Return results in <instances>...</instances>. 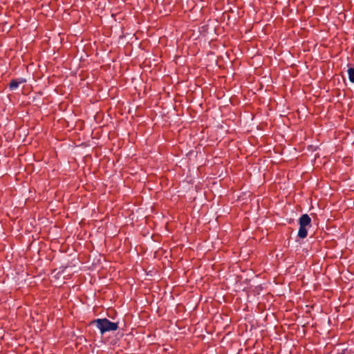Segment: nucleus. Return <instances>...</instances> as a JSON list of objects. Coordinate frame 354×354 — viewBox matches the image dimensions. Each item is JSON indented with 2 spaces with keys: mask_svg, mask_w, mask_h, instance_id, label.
<instances>
[{
  "mask_svg": "<svg viewBox=\"0 0 354 354\" xmlns=\"http://www.w3.org/2000/svg\"><path fill=\"white\" fill-rule=\"evenodd\" d=\"M95 325L102 335L106 332L115 331L118 329V322H111L107 318L96 319L92 320L89 325Z\"/></svg>",
  "mask_w": 354,
  "mask_h": 354,
  "instance_id": "obj_1",
  "label": "nucleus"
},
{
  "mask_svg": "<svg viewBox=\"0 0 354 354\" xmlns=\"http://www.w3.org/2000/svg\"><path fill=\"white\" fill-rule=\"evenodd\" d=\"M26 82V80L23 77L12 79L8 84V88L10 91H14L18 88L20 84Z\"/></svg>",
  "mask_w": 354,
  "mask_h": 354,
  "instance_id": "obj_2",
  "label": "nucleus"
},
{
  "mask_svg": "<svg viewBox=\"0 0 354 354\" xmlns=\"http://www.w3.org/2000/svg\"><path fill=\"white\" fill-rule=\"evenodd\" d=\"M299 225H304V227L311 226V218L307 214H304L299 219Z\"/></svg>",
  "mask_w": 354,
  "mask_h": 354,
  "instance_id": "obj_3",
  "label": "nucleus"
},
{
  "mask_svg": "<svg viewBox=\"0 0 354 354\" xmlns=\"http://www.w3.org/2000/svg\"><path fill=\"white\" fill-rule=\"evenodd\" d=\"M297 235L300 239L306 238L308 236V230L306 227H304V225H299Z\"/></svg>",
  "mask_w": 354,
  "mask_h": 354,
  "instance_id": "obj_4",
  "label": "nucleus"
},
{
  "mask_svg": "<svg viewBox=\"0 0 354 354\" xmlns=\"http://www.w3.org/2000/svg\"><path fill=\"white\" fill-rule=\"evenodd\" d=\"M348 75L349 81L354 84V68H349L348 69Z\"/></svg>",
  "mask_w": 354,
  "mask_h": 354,
  "instance_id": "obj_5",
  "label": "nucleus"
}]
</instances>
